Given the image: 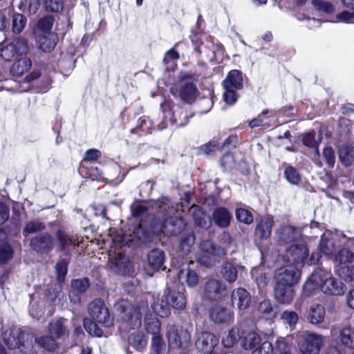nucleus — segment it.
<instances>
[{
    "label": "nucleus",
    "mask_w": 354,
    "mask_h": 354,
    "mask_svg": "<svg viewBox=\"0 0 354 354\" xmlns=\"http://www.w3.org/2000/svg\"><path fill=\"white\" fill-rule=\"evenodd\" d=\"M115 309L121 322L120 329L127 330L139 328L142 324V316L145 314V327L147 333L153 336L159 335L160 322L157 318L146 315L148 310L146 303L134 306L127 300H121L115 304Z\"/></svg>",
    "instance_id": "nucleus-1"
},
{
    "label": "nucleus",
    "mask_w": 354,
    "mask_h": 354,
    "mask_svg": "<svg viewBox=\"0 0 354 354\" xmlns=\"http://www.w3.org/2000/svg\"><path fill=\"white\" fill-rule=\"evenodd\" d=\"M319 289L329 295H342L345 292L342 282L322 268L316 269L308 278L303 287L304 292L307 296H310Z\"/></svg>",
    "instance_id": "nucleus-2"
},
{
    "label": "nucleus",
    "mask_w": 354,
    "mask_h": 354,
    "mask_svg": "<svg viewBox=\"0 0 354 354\" xmlns=\"http://www.w3.org/2000/svg\"><path fill=\"white\" fill-rule=\"evenodd\" d=\"M186 227V223L181 217L171 216L166 218L165 215L158 214L151 221V232L157 236H177Z\"/></svg>",
    "instance_id": "nucleus-3"
},
{
    "label": "nucleus",
    "mask_w": 354,
    "mask_h": 354,
    "mask_svg": "<svg viewBox=\"0 0 354 354\" xmlns=\"http://www.w3.org/2000/svg\"><path fill=\"white\" fill-rule=\"evenodd\" d=\"M161 109L163 113V119L157 125L159 130H163L169 124L183 127L188 122V116L183 109L174 104L169 100H166L161 104Z\"/></svg>",
    "instance_id": "nucleus-4"
},
{
    "label": "nucleus",
    "mask_w": 354,
    "mask_h": 354,
    "mask_svg": "<svg viewBox=\"0 0 354 354\" xmlns=\"http://www.w3.org/2000/svg\"><path fill=\"white\" fill-rule=\"evenodd\" d=\"M26 337V349L23 348L25 354H39L43 351H53L57 347L55 338L51 335L42 336L37 339L31 334H24Z\"/></svg>",
    "instance_id": "nucleus-5"
},
{
    "label": "nucleus",
    "mask_w": 354,
    "mask_h": 354,
    "mask_svg": "<svg viewBox=\"0 0 354 354\" xmlns=\"http://www.w3.org/2000/svg\"><path fill=\"white\" fill-rule=\"evenodd\" d=\"M28 45L26 39L17 37L12 41H4L0 44V57L6 61H11L19 56L26 55Z\"/></svg>",
    "instance_id": "nucleus-6"
},
{
    "label": "nucleus",
    "mask_w": 354,
    "mask_h": 354,
    "mask_svg": "<svg viewBox=\"0 0 354 354\" xmlns=\"http://www.w3.org/2000/svg\"><path fill=\"white\" fill-rule=\"evenodd\" d=\"M324 338L321 335L305 332L300 339L299 350L300 354H319L323 346Z\"/></svg>",
    "instance_id": "nucleus-7"
},
{
    "label": "nucleus",
    "mask_w": 354,
    "mask_h": 354,
    "mask_svg": "<svg viewBox=\"0 0 354 354\" xmlns=\"http://www.w3.org/2000/svg\"><path fill=\"white\" fill-rule=\"evenodd\" d=\"M308 253V249L304 244H295L286 250L283 259L286 263L300 269L303 267Z\"/></svg>",
    "instance_id": "nucleus-8"
},
{
    "label": "nucleus",
    "mask_w": 354,
    "mask_h": 354,
    "mask_svg": "<svg viewBox=\"0 0 354 354\" xmlns=\"http://www.w3.org/2000/svg\"><path fill=\"white\" fill-rule=\"evenodd\" d=\"M200 249L206 255L198 254L196 257L197 261L205 267H211L213 265V261L209 255L223 257L225 254V250L223 248L214 244L209 240L203 241L200 244Z\"/></svg>",
    "instance_id": "nucleus-9"
},
{
    "label": "nucleus",
    "mask_w": 354,
    "mask_h": 354,
    "mask_svg": "<svg viewBox=\"0 0 354 354\" xmlns=\"http://www.w3.org/2000/svg\"><path fill=\"white\" fill-rule=\"evenodd\" d=\"M169 344L172 348H186L190 343L191 335L188 330L183 328L169 326L167 330Z\"/></svg>",
    "instance_id": "nucleus-10"
},
{
    "label": "nucleus",
    "mask_w": 354,
    "mask_h": 354,
    "mask_svg": "<svg viewBox=\"0 0 354 354\" xmlns=\"http://www.w3.org/2000/svg\"><path fill=\"white\" fill-rule=\"evenodd\" d=\"M300 269L288 264L279 268L275 272L277 283L294 286L300 279Z\"/></svg>",
    "instance_id": "nucleus-11"
},
{
    "label": "nucleus",
    "mask_w": 354,
    "mask_h": 354,
    "mask_svg": "<svg viewBox=\"0 0 354 354\" xmlns=\"http://www.w3.org/2000/svg\"><path fill=\"white\" fill-rule=\"evenodd\" d=\"M88 311L93 320L105 327H109L113 324L108 308L102 300L91 302L88 306Z\"/></svg>",
    "instance_id": "nucleus-12"
},
{
    "label": "nucleus",
    "mask_w": 354,
    "mask_h": 354,
    "mask_svg": "<svg viewBox=\"0 0 354 354\" xmlns=\"http://www.w3.org/2000/svg\"><path fill=\"white\" fill-rule=\"evenodd\" d=\"M346 239V236L339 231H326L321 236L319 250L325 255H333L335 252V241Z\"/></svg>",
    "instance_id": "nucleus-13"
},
{
    "label": "nucleus",
    "mask_w": 354,
    "mask_h": 354,
    "mask_svg": "<svg viewBox=\"0 0 354 354\" xmlns=\"http://www.w3.org/2000/svg\"><path fill=\"white\" fill-rule=\"evenodd\" d=\"M24 334H31V333L10 328L3 333V339L10 348H19L24 353L23 348L26 349V337H24Z\"/></svg>",
    "instance_id": "nucleus-14"
},
{
    "label": "nucleus",
    "mask_w": 354,
    "mask_h": 354,
    "mask_svg": "<svg viewBox=\"0 0 354 354\" xmlns=\"http://www.w3.org/2000/svg\"><path fill=\"white\" fill-rule=\"evenodd\" d=\"M226 289V285L221 280L211 279L205 283L204 292L209 299L219 301L225 296Z\"/></svg>",
    "instance_id": "nucleus-15"
},
{
    "label": "nucleus",
    "mask_w": 354,
    "mask_h": 354,
    "mask_svg": "<svg viewBox=\"0 0 354 354\" xmlns=\"http://www.w3.org/2000/svg\"><path fill=\"white\" fill-rule=\"evenodd\" d=\"M344 247L335 256V261L339 265L351 263L354 261V239H347L340 240Z\"/></svg>",
    "instance_id": "nucleus-16"
},
{
    "label": "nucleus",
    "mask_w": 354,
    "mask_h": 354,
    "mask_svg": "<svg viewBox=\"0 0 354 354\" xmlns=\"http://www.w3.org/2000/svg\"><path fill=\"white\" fill-rule=\"evenodd\" d=\"M301 235L300 230L292 225H282L277 230V241L281 244L296 241Z\"/></svg>",
    "instance_id": "nucleus-17"
},
{
    "label": "nucleus",
    "mask_w": 354,
    "mask_h": 354,
    "mask_svg": "<svg viewBox=\"0 0 354 354\" xmlns=\"http://www.w3.org/2000/svg\"><path fill=\"white\" fill-rule=\"evenodd\" d=\"M218 344L216 336L209 332H203L198 337L196 346L203 354H208L213 351L214 347Z\"/></svg>",
    "instance_id": "nucleus-18"
},
{
    "label": "nucleus",
    "mask_w": 354,
    "mask_h": 354,
    "mask_svg": "<svg viewBox=\"0 0 354 354\" xmlns=\"http://www.w3.org/2000/svg\"><path fill=\"white\" fill-rule=\"evenodd\" d=\"M251 299L250 292L243 288H237L232 292V303L236 305L239 310L248 308L250 305Z\"/></svg>",
    "instance_id": "nucleus-19"
},
{
    "label": "nucleus",
    "mask_w": 354,
    "mask_h": 354,
    "mask_svg": "<svg viewBox=\"0 0 354 354\" xmlns=\"http://www.w3.org/2000/svg\"><path fill=\"white\" fill-rule=\"evenodd\" d=\"M164 297L167 304L175 309L183 310L186 306V297L182 291L171 290L168 288L164 292Z\"/></svg>",
    "instance_id": "nucleus-20"
},
{
    "label": "nucleus",
    "mask_w": 354,
    "mask_h": 354,
    "mask_svg": "<svg viewBox=\"0 0 354 354\" xmlns=\"http://www.w3.org/2000/svg\"><path fill=\"white\" fill-rule=\"evenodd\" d=\"M209 316L210 319L215 323H229L233 319L234 313L226 307L216 305L212 308Z\"/></svg>",
    "instance_id": "nucleus-21"
},
{
    "label": "nucleus",
    "mask_w": 354,
    "mask_h": 354,
    "mask_svg": "<svg viewBox=\"0 0 354 354\" xmlns=\"http://www.w3.org/2000/svg\"><path fill=\"white\" fill-rule=\"evenodd\" d=\"M110 268L114 272L125 275L131 270V263L124 254L117 253L111 258Z\"/></svg>",
    "instance_id": "nucleus-22"
},
{
    "label": "nucleus",
    "mask_w": 354,
    "mask_h": 354,
    "mask_svg": "<svg viewBox=\"0 0 354 354\" xmlns=\"http://www.w3.org/2000/svg\"><path fill=\"white\" fill-rule=\"evenodd\" d=\"M295 290L293 286L277 283L274 288L275 299L281 304H289L293 300Z\"/></svg>",
    "instance_id": "nucleus-23"
},
{
    "label": "nucleus",
    "mask_w": 354,
    "mask_h": 354,
    "mask_svg": "<svg viewBox=\"0 0 354 354\" xmlns=\"http://www.w3.org/2000/svg\"><path fill=\"white\" fill-rule=\"evenodd\" d=\"M30 245L37 252H48L53 249V239L50 234L45 233L32 239Z\"/></svg>",
    "instance_id": "nucleus-24"
},
{
    "label": "nucleus",
    "mask_w": 354,
    "mask_h": 354,
    "mask_svg": "<svg viewBox=\"0 0 354 354\" xmlns=\"http://www.w3.org/2000/svg\"><path fill=\"white\" fill-rule=\"evenodd\" d=\"M274 221L271 216L261 217L257 220L255 233L260 239L270 237L273 226Z\"/></svg>",
    "instance_id": "nucleus-25"
},
{
    "label": "nucleus",
    "mask_w": 354,
    "mask_h": 354,
    "mask_svg": "<svg viewBox=\"0 0 354 354\" xmlns=\"http://www.w3.org/2000/svg\"><path fill=\"white\" fill-rule=\"evenodd\" d=\"M244 270L241 265L226 261L223 263L221 268L223 277L229 283L234 282L238 278V273Z\"/></svg>",
    "instance_id": "nucleus-26"
},
{
    "label": "nucleus",
    "mask_w": 354,
    "mask_h": 354,
    "mask_svg": "<svg viewBox=\"0 0 354 354\" xmlns=\"http://www.w3.org/2000/svg\"><path fill=\"white\" fill-rule=\"evenodd\" d=\"M176 274L182 286L186 283L187 286L192 288L196 286L198 283V275L195 271L191 270L188 265H187L186 268L179 270L176 272Z\"/></svg>",
    "instance_id": "nucleus-27"
},
{
    "label": "nucleus",
    "mask_w": 354,
    "mask_h": 354,
    "mask_svg": "<svg viewBox=\"0 0 354 354\" xmlns=\"http://www.w3.org/2000/svg\"><path fill=\"white\" fill-rule=\"evenodd\" d=\"M48 331L56 339H61L68 335V330L65 326V319H55L52 320L48 326Z\"/></svg>",
    "instance_id": "nucleus-28"
},
{
    "label": "nucleus",
    "mask_w": 354,
    "mask_h": 354,
    "mask_svg": "<svg viewBox=\"0 0 354 354\" xmlns=\"http://www.w3.org/2000/svg\"><path fill=\"white\" fill-rule=\"evenodd\" d=\"M224 88H232L235 89H242L243 85V74L239 70L230 71L223 82Z\"/></svg>",
    "instance_id": "nucleus-29"
},
{
    "label": "nucleus",
    "mask_w": 354,
    "mask_h": 354,
    "mask_svg": "<svg viewBox=\"0 0 354 354\" xmlns=\"http://www.w3.org/2000/svg\"><path fill=\"white\" fill-rule=\"evenodd\" d=\"M232 218V214L225 207H217L214 210L212 214V218L214 223L221 228L229 226Z\"/></svg>",
    "instance_id": "nucleus-30"
},
{
    "label": "nucleus",
    "mask_w": 354,
    "mask_h": 354,
    "mask_svg": "<svg viewBox=\"0 0 354 354\" xmlns=\"http://www.w3.org/2000/svg\"><path fill=\"white\" fill-rule=\"evenodd\" d=\"M196 86L192 82L184 81L181 82L179 96L183 101L189 103L192 102L196 97Z\"/></svg>",
    "instance_id": "nucleus-31"
},
{
    "label": "nucleus",
    "mask_w": 354,
    "mask_h": 354,
    "mask_svg": "<svg viewBox=\"0 0 354 354\" xmlns=\"http://www.w3.org/2000/svg\"><path fill=\"white\" fill-rule=\"evenodd\" d=\"M190 212L192 214L194 223L197 226L205 229L211 226L212 221L210 217L204 213L198 206L192 207Z\"/></svg>",
    "instance_id": "nucleus-32"
},
{
    "label": "nucleus",
    "mask_w": 354,
    "mask_h": 354,
    "mask_svg": "<svg viewBox=\"0 0 354 354\" xmlns=\"http://www.w3.org/2000/svg\"><path fill=\"white\" fill-rule=\"evenodd\" d=\"M325 315V308L322 305H312L308 310L307 319L313 324H319L324 322Z\"/></svg>",
    "instance_id": "nucleus-33"
},
{
    "label": "nucleus",
    "mask_w": 354,
    "mask_h": 354,
    "mask_svg": "<svg viewBox=\"0 0 354 354\" xmlns=\"http://www.w3.org/2000/svg\"><path fill=\"white\" fill-rule=\"evenodd\" d=\"M337 339L344 346L354 349V328L350 326L342 328Z\"/></svg>",
    "instance_id": "nucleus-34"
},
{
    "label": "nucleus",
    "mask_w": 354,
    "mask_h": 354,
    "mask_svg": "<svg viewBox=\"0 0 354 354\" xmlns=\"http://www.w3.org/2000/svg\"><path fill=\"white\" fill-rule=\"evenodd\" d=\"M165 262V252L160 249L152 250L148 254V263L154 270L162 268Z\"/></svg>",
    "instance_id": "nucleus-35"
},
{
    "label": "nucleus",
    "mask_w": 354,
    "mask_h": 354,
    "mask_svg": "<svg viewBox=\"0 0 354 354\" xmlns=\"http://www.w3.org/2000/svg\"><path fill=\"white\" fill-rule=\"evenodd\" d=\"M31 66V60L27 57H24L14 63L10 71L13 76L21 77L30 69Z\"/></svg>",
    "instance_id": "nucleus-36"
},
{
    "label": "nucleus",
    "mask_w": 354,
    "mask_h": 354,
    "mask_svg": "<svg viewBox=\"0 0 354 354\" xmlns=\"http://www.w3.org/2000/svg\"><path fill=\"white\" fill-rule=\"evenodd\" d=\"M241 339V331L239 327H233L229 333L223 337L222 344L225 348H230Z\"/></svg>",
    "instance_id": "nucleus-37"
},
{
    "label": "nucleus",
    "mask_w": 354,
    "mask_h": 354,
    "mask_svg": "<svg viewBox=\"0 0 354 354\" xmlns=\"http://www.w3.org/2000/svg\"><path fill=\"white\" fill-rule=\"evenodd\" d=\"M151 307L154 313L161 317H166L170 315V306L166 302L164 296L161 299L157 298L153 302Z\"/></svg>",
    "instance_id": "nucleus-38"
},
{
    "label": "nucleus",
    "mask_w": 354,
    "mask_h": 354,
    "mask_svg": "<svg viewBox=\"0 0 354 354\" xmlns=\"http://www.w3.org/2000/svg\"><path fill=\"white\" fill-rule=\"evenodd\" d=\"M80 172H84L85 174L93 180L102 181L104 183L109 182V179L103 176L102 171L97 167L82 166Z\"/></svg>",
    "instance_id": "nucleus-39"
},
{
    "label": "nucleus",
    "mask_w": 354,
    "mask_h": 354,
    "mask_svg": "<svg viewBox=\"0 0 354 354\" xmlns=\"http://www.w3.org/2000/svg\"><path fill=\"white\" fill-rule=\"evenodd\" d=\"M129 342L136 349L141 351L146 346L147 339L142 332L137 331L130 335Z\"/></svg>",
    "instance_id": "nucleus-40"
},
{
    "label": "nucleus",
    "mask_w": 354,
    "mask_h": 354,
    "mask_svg": "<svg viewBox=\"0 0 354 354\" xmlns=\"http://www.w3.org/2000/svg\"><path fill=\"white\" fill-rule=\"evenodd\" d=\"M261 339L259 335L255 333L247 334L241 339V346L245 350L253 351L261 342Z\"/></svg>",
    "instance_id": "nucleus-41"
},
{
    "label": "nucleus",
    "mask_w": 354,
    "mask_h": 354,
    "mask_svg": "<svg viewBox=\"0 0 354 354\" xmlns=\"http://www.w3.org/2000/svg\"><path fill=\"white\" fill-rule=\"evenodd\" d=\"M39 47L43 51H50L56 45V35L49 32L48 36H41L38 39Z\"/></svg>",
    "instance_id": "nucleus-42"
},
{
    "label": "nucleus",
    "mask_w": 354,
    "mask_h": 354,
    "mask_svg": "<svg viewBox=\"0 0 354 354\" xmlns=\"http://www.w3.org/2000/svg\"><path fill=\"white\" fill-rule=\"evenodd\" d=\"M257 310L266 319H272L277 315L271 301L268 299H264L261 301L259 304Z\"/></svg>",
    "instance_id": "nucleus-43"
},
{
    "label": "nucleus",
    "mask_w": 354,
    "mask_h": 354,
    "mask_svg": "<svg viewBox=\"0 0 354 354\" xmlns=\"http://www.w3.org/2000/svg\"><path fill=\"white\" fill-rule=\"evenodd\" d=\"M251 274L260 289L264 288L268 282V274L261 266L253 268L251 270Z\"/></svg>",
    "instance_id": "nucleus-44"
},
{
    "label": "nucleus",
    "mask_w": 354,
    "mask_h": 354,
    "mask_svg": "<svg viewBox=\"0 0 354 354\" xmlns=\"http://www.w3.org/2000/svg\"><path fill=\"white\" fill-rule=\"evenodd\" d=\"M196 237L194 233L189 234L183 237L180 241L179 248L182 254L187 255L194 248Z\"/></svg>",
    "instance_id": "nucleus-45"
},
{
    "label": "nucleus",
    "mask_w": 354,
    "mask_h": 354,
    "mask_svg": "<svg viewBox=\"0 0 354 354\" xmlns=\"http://www.w3.org/2000/svg\"><path fill=\"white\" fill-rule=\"evenodd\" d=\"M322 136L320 134L316 135L314 131H310L304 135L303 142L306 146L315 148V153L319 155L318 145L321 142Z\"/></svg>",
    "instance_id": "nucleus-46"
},
{
    "label": "nucleus",
    "mask_w": 354,
    "mask_h": 354,
    "mask_svg": "<svg viewBox=\"0 0 354 354\" xmlns=\"http://www.w3.org/2000/svg\"><path fill=\"white\" fill-rule=\"evenodd\" d=\"M339 157L345 166H349L354 158L353 149L347 145H343L339 149Z\"/></svg>",
    "instance_id": "nucleus-47"
},
{
    "label": "nucleus",
    "mask_w": 354,
    "mask_h": 354,
    "mask_svg": "<svg viewBox=\"0 0 354 354\" xmlns=\"http://www.w3.org/2000/svg\"><path fill=\"white\" fill-rule=\"evenodd\" d=\"M283 174L285 178L292 185H298L301 181L299 171L292 166L286 165Z\"/></svg>",
    "instance_id": "nucleus-48"
},
{
    "label": "nucleus",
    "mask_w": 354,
    "mask_h": 354,
    "mask_svg": "<svg viewBox=\"0 0 354 354\" xmlns=\"http://www.w3.org/2000/svg\"><path fill=\"white\" fill-rule=\"evenodd\" d=\"M312 5L316 10L320 12L330 15L335 12V6L328 1L323 0H313Z\"/></svg>",
    "instance_id": "nucleus-49"
},
{
    "label": "nucleus",
    "mask_w": 354,
    "mask_h": 354,
    "mask_svg": "<svg viewBox=\"0 0 354 354\" xmlns=\"http://www.w3.org/2000/svg\"><path fill=\"white\" fill-rule=\"evenodd\" d=\"M84 326L86 330L91 335L100 337L103 335L102 330L97 326V322L95 320L85 319L84 320Z\"/></svg>",
    "instance_id": "nucleus-50"
},
{
    "label": "nucleus",
    "mask_w": 354,
    "mask_h": 354,
    "mask_svg": "<svg viewBox=\"0 0 354 354\" xmlns=\"http://www.w3.org/2000/svg\"><path fill=\"white\" fill-rule=\"evenodd\" d=\"M26 24V17L19 13H16L12 17V30L15 33H20Z\"/></svg>",
    "instance_id": "nucleus-51"
},
{
    "label": "nucleus",
    "mask_w": 354,
    "mask_h": 354,
    "mask_svg": "<svg viewBox=\"0 0 354 354\" xmlns=\"http://www.w3.org/2000/svg\"><path fill=\"white\" fill-rule=\"evenodd\" d=\"M45 229V225L39 220L29 221L24 229V234H33Z\"/></svg>",
    "instance_id": "nucleus-52"
},
{
    "label": "nucleus",
    "mask_w": 354,
    "mask_h": 354,
    "mask_svg": "<svg viewBox=\"0 0 354 354\" xmlns=\"http://www.w3.org/2000/svg\"><path fill=\"white\" fill-rule=\"evenodd\" d=\"M335 17L333 22L354 24V10H344L336 14Z\"/></svg>",
    "instance_id": "nucleus-53"
},
{
    "label": "nucleus",
    "mask_w": 354,
    "mask_h": 354,
    "mask_svg": "<svg viewBox=\"0 0 354 354\" xmlns=\"http://www.w3.org/2000/svg\"><path fill=\"white\" fill-rule=\"evenodd\" d=\"M337 274L346 281H354V266H339L337 269Z\"/></svg>",
    "instance_id": "nucleus-54"
},
{
    "label": "nucleus",
    "mask_w": 354,
    "mask_h": 354,
    "mask_svg": "<svg viewBox=\"0 0 354 354\" xmlns=\"http://www.w3.org/2000/svg\"><path fill=\"white\" fill-rule=\"evenodd\" d=\"M236 218L245 224H250L252 223L254 218L252 213L245 209L239 208L236 210Z\"/></svg>",
    "instance_id": "nucleus-55"
},
{
    "label": "nucleus",
    "mask_w": 354,
    "mask_h": 354,
    "mask_svg": "<svg viewBox=\"0 0 354 354\" xmlns=\"http://www.w3.org/2000/svg\"><path fill=\"white\" fill-rule=\"evenodd\" d=\"M13 251L11 246L8 243L0 245V263H5L12 259Z\"/></svg>",
    "instance_id": "nucleus-56"
},
{
    "label": "nucleus",
    "mask_w": 354,
    "mask_h": 354,
    "mask_svg": "<svg viewBox=\"0 0 354 354\" xmlns=\"http://www.w3.org/2000/svg\"><path fill=\"white\" fill-rule=\"evenodd\" d=\"M251 354H273L272 344L268 341H261L259 344L252 351Z\"/></svg>",
    "instance_id": "nucleus-57"
},
{
    "label": "nucleus",
    "mask_w": 354,
    "mask_h": 354,
    "mask_svg": "<svg viewBox=\"0 0 354 354\" xmlns=\"http://www.w3.org/2000/svg\"><path fill=\"white\" fill-rule=\"evenodd\" d=\"M89 281L87 278L75 279L71 282L72 288L80 293L84 292L89 287Z\"/></svg>",
    "instance_id": "nucleus-58"
},
{
    "label": "nucleus",
    "mask_w": 354,
    "mask_h": 354,
    "mask_svg": "<svg viewBox=\"0 0 354 354\" xmlns=\"http://www.w3.org/2000/svg\"><path fill=\"white\" fill-rule=\"evenodd\" d=\"M281 319L284 324L289 325L290 327H293L298 322V315L294 311L286 310L282 313Z\"/></svg>",
    "instance_id": "nucleus-59"
},
{
    "label": "nucleus",
    "mask_w": 354,
    "mask_h": 354,
    "mask_svg": "<svg viewBox=\"0 0 354 354\" xmlns=\"http://www.w3.org/2000/svg\"><path fill=\"white\" fill-rule=\"evenodd\" d=\"M54 19L52 16L48 15L41 19L38 24L37 26L39 30L44 32H48L53 25Z\"/></svg>",
    "instance_id": "nucleus-60"
},
{
    "label": "nucleus",
    "mask_w": 354,
    "mask_h": 354,
    "mask_svg": "<svg viewBox=\"0 0 354 354\" xmlns=\"http://www.w3.org/2000/svg\"><path fill=\"white\" fill-rule=\"evenodd\" d=\"M225 92L223 93V97L225 102L227 104H234L238 99V95L236 93L237 89L232 88H224Z\"/></svg>",
    "instance_id": "nucleus-61"
},
{
    "label": "nucleus",
    "mask_w": 354,
    "mask_h": 354,
    "mask_svg": "<svg viewBox=\"0 0 354 354\" xmlns=\"http://www.w3.org/2000/svg\"><path fill=\"white\" fill-rule=\"evenodd\" d=\"M68 263L65 259L59 260L55 266L57 279L59 282L64 279L67 273Z\"/></svg>",
    "instance_id": "nucleus-62"
},
{
    "label": "nucleus",
    "mask_w": 354,
    "mask_h": 354,
    "mask_svg": "<svg viewBox=\"0 0 354 354\" xmlns=\"http://www.w3.org/2000/svg\"><path fill=\"white\" fill-rule=\"evenodd\" d=\"M268 113V110H264L259 114L256 118H254L249 122V126L250 128H254L260 126H263V127H268V124L264 122L265 115Z\"/></svg>",
    "instance_id": "nucleus-63"
},
{
    "label": "nucleus",
    "mask_w": 354,
    "mask_h": 354,
    "mask_svg": "<svg viewBox=\"0 0 354 354\" xmlns=\"http://www.w3.org/2000/svg\"><path fill=\"white\" fill-rule=\"evenodd\" d=\"M46 9L48 11L56 12L62 10L63 1L62 0H45Z\"/></svg>",
    "instance_id": "nucleus-64"
}]
</instances>
